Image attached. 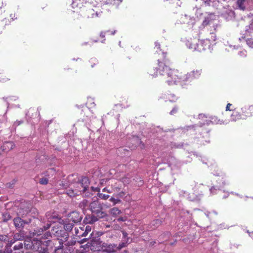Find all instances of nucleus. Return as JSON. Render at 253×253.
Segmentation results:
<instances>
[{"label": "nucleus", "mask_w": 253, "mask_h": 253, "mask_svg": "<svg viewBox=\"0 0 253 253\" xmlns=\"http://www.w3.org/2000/svg\"><path fill=\"white\" fill-rule=\"evenodd\" d=\"M155 48H156V53H155L156 62L149 70L148 73L152 77H164L169 71V66L167 65L169 59L167 53L164 52L160 49V44L155 42Z\"/></svg>", "instance_id": "f257e3e1"}, {"label": "nucleus", "mask_w": 253, "mask_h": 253, "mask_svg": "<svg viewBox=\"0 0 253 253\" xmlns=\"http://www.w3.org/2000/svg\"><path fill=\"white\" fill-rule=\"evenodd\" d=\"M164 77L169 85L175 84L180 81L184 82L185 79L184 75H182L178 70L171 69L169 67Z\"/></svg>", "instance_id": "f03ea898"}, {"label": "nucleus", "mask_w": 253, "mask_h": 253, "mask_svg": "<svg viewBox=\"0 0 253 253\" xmlns=\"http://www.w3.org/2000/svg\"><path fill=\"white\" fill-rule=\"evenodd\" d=\"M86 3L85 0H73L72 7L74 9V20H79L80 15L82 13V10L86 6L84 4Z\"/></svg>", "instance_id": "7ed1b4c3"}, {"label": "nucleus", "mask_w": 253, "mask_h": 253, "mask_svg": "<svg viewBox=\"0 0 253 253\" xmlns=\"http://www.w3.org/2000/svg\"><path fill=\"white\" fill-rule=\"evenodd\" d=\"M57 240H47L45 242L46 246L44 247L41 242H38L34 245L33 249L39 253H48V251L52 250L53 247L57 244Z\"/></svg>", "instance_id": "20e7f679"}, {"label": "nucleus", "mask_w": 253, "mask_h": 253, "mask_svg": "<svg viewBox=\"0 0 253 253\" xmlns=\"http://www.w3.org/2000/svg\"><path fill=\"white\" fill-rule=\"evenodd\" d=\"M89 209L93 213L99 218H104L107 216L106 213L103 211L102 205L97 200L94 201L89 204Z\"/></svg>", "instance_id": "39448f33"}, {"label": "nucleus", "mask_w": 253, "mask_h": 253, "mask_svg": "<svg viewBox=\"0 0 253 253\" xmlns=\"http://www.w3.org/2000/svg\"><path fill=\"white\" fill-rule=\"evenodd\" d=\"M51 233L57 237L58 243L63 244L66 242L69 237L68 232L62 230L61 226H53L51 229Z\"/></svg>", "instance_id": "423d86ee"}, {"label": "nucleus", "mask_w": 253, "mask_h": 253, "mask_svg": "<svg viewBox=\"0 0 253 253\" xmlns=\"http://www.w3.org/2000/svg\"><path fill=\"white\" fill-rule=\"evenodd\" d=\"M98 15V13L97 11H95V10L90 6H86L82 10V13L80 15V17H81L88 19H91L97 17Z\"/></svg>", "instance_id": "0eeeda50"}, {"label": "nucleus", "mask_w": 253, "mask_h": 253, "mask_svg": "<svg viewBox=\"0 0 253 253\" xmlns=\"http://www.w3.org/2000/svg\"><path fill=\"white\" fill-rule=\"evenodd\" d=\"M199 42H200V44H198V48L196 49L197 51L201 52L202 51L210 49L211 47V42L210 40L208 39L203 40H200L199 39Z\"/></svg>", "instance_id": "6e6552de"}, {"label": "nucleus", "mask_w": 253, "mask_h": 253, "mask_svg": "<svg viewBox=\"0 0 253 253\" xmlns=\"http://www.w3.org/2000/svg\"><path fill=\"white\" fill-rule=\"evenodd\" d=\"M202 73L201 69H197L184 75V82L192 81L195 79H198L201 76Z\"/></svg>", "instance_id": "1a4fd4ad"}, {"label": "nucleus", "mask_w": 253, "mask_h": 253, "mask_svg": "<svg viewBox=\"0 0 253 253\" xmlns=\"http://www.w3.org/2000/svg\"><path fill=\"white\" fill-rule=\"evenodd\" d=\"M89 184V181L88 177L84 176L82 177L80 181L76 184V188H78L79 189L81 188L82 191L84 193L88 188Z\"/></svg>", "instance_id": "9d476101"}, {"label": "nucleus", "mask_w": 253, "mask_h": 253, "mask_svg": "<svg viewBox=\"0 0 253 253\" xmlns=\"http://www.w3.org/2000/svg\"><path fill=\"white\" fill-rule=\"evenodd\" d=\"M199 39L197 38H190L186 42V45L192 51H196L198 44H200Z\"/></svg>", "instance_id": "9b49d317"}, {"label": "nucleus", "mask_w": 253, "mask_h": 253, "mask_svg": "<svg viewBox=\"0 0 253 253\" xmlns=\"http://www.w3.org/2000/svg\"><path fill=\"white\" fill-rule=\"evenodd\" d=\"M230 119L232 121L236 122L240 119H245V117H243L241 109L234 108L232 110V113L231 115Z\"/></svg>", "instance_id": "f8f14e48"}, {"label": "nucleus", "mask_w": 253, "mask_h": 253, "mask_svg": "<svg viewBox=\"0 0 253 253\" xmlns=\"http://www.w3.org/2000/svg\"><path fill=\"white\" fill-rule=\"evenodd\" d=\"M69 219L75 223L81 222L83 218L82 215L78 211H73L68 215Z\"/></svg>", "instance_id": "ddd939ff"}, {"label": "nucleus", "mask_w": 253, "mask_h": 253, "mask_svg": "<svg viewBox=\"0 0 253 253\" xmlns=\"http://www.w3.org/2000/svg\"><path fill=\"white\" fill-rule=\"evenodd\" d=\"M31 222V220H24L21 218L17 217L13 219L14 226L17 228H23L26 224H28Z\"/></svg>", "instance_id": "4468645a"}, {"label": "nucleus", "mask_w": 253, "mask_h": 253, "mask_svg": "<svg viewBox=\"0 0 253 253\" xmlns=\"http://www.w3.org/2000/svg\"><path fill=\"white\" fill-rule=\"evenodd\" d=\"M241 111L242 112L243 117H245V119L253 116V106L252 105L244 106L241 108Z\"/></svg>", "instance_id": "2eb2a0df"}, {"label": "nucleus", "mask_w": 253, "mask_h": 253, "mask_svg": "<svg viewBox=\"0 0 253 253\" xmlns=\"http://www.w3.org/2000/svg\"><path fill=\"white\" fill-rule=\"evenodd\" d=\"M116 33L115 31H110V30L104 31V32H101L99 35V39L97 40H93V42H100L102 43H104L105 41V36L106 35L110 36V35H114Z\"/></svg>", "instance_id": "dca6fc26"}, {"label": "nucleus", "mask_w": 253, "mask_h": 253, "mask_svg": "<svg viewBox=\"0 0 253 253\" xmlns=\"http://www.w3.org/2000/svg\"><path fill=\"white\" fill-rule=\"evenodd\" d=\"M23 244L22 242L16 243L13 247L12 253H24Z\"/></svg>", "instance_id": "f3484780"}, {"label": "nucleus", "mask_w": 253, "mask_h": 253, "mask_svg": "<svg viewBox=\"0 0 253 253\" xmlns=\"http://www.w3.org/2000/svg\"><path fill=\"white\" fill-rule=\"evenodd\" d=\"M103 247L105 248L104 251L108 253H114L117 249V246L115 244H103Z\"/></svg>", "instance_id": "a211bd4d"}, {"label": "nucleus", "mask_w": 253, "mask_h": 253, "mask_svg": "<svg viewBox=\"0 0 253 253\" xmlns=\"http://www.w3.org/2000/svg\"><path fill=\"white\" fill-rule=\"evenodd\" d=\"M15 147V144L13 142L11 141L5 142L3 143V144L1 146V149H2L3 152H8L11 150L13 149Z\"/></svg>", "instance_id": "6ab92c4d"}, {"label": "nucleus", "mask_w": 253, "mask_h": 253, "mask_svg": "<svg viewBox=\"0 0 253 253\" xmlns=\"http://www.w3.org/2000/svg\"><path fill=\"white\" fill-rule=\"evenodd\" d=\"M23 238V236L21 235V234L19 233H15L14 235L13 239L8 241V243L7 244V247H11L12 245L15 243L16 241L21 240Z\"/></svg>", "instance_id": "aec40b11"}, {"label": "nucleus", "mask_w": 253, "mask_h": 253, "mask_svg": "<svg viewBox=\"0 0 253 253\" xmlns=\"http://www.w3.org/2000/svg\"><path fill=\"white\" fill-rule=\"evenodd\" d=\"M90 247L91 250L97 251L100 250V243L99 241L92 240L90 243Z\"/></svg>", "instance_id": "412c9836"}, {"label": "nucleus", "mask_w": 253, "mask_h": 253, "mask_svg": "<svg viewBox=\"0 0 253 253\" xmlns=\"http://www.w3.org/2000/svg\"><path fill=\"white\" fill-rule=\"evenodd\" d=\"M163 223V220L161 219H157L154 220L150 224V229L154 230L159 227Z\"/></svg>", "instance_id": "4be33fe9"}, {"label": "nucleus", "mask_w": 253, "mask_h": 253, "mask_svg": "<svg viewBox=\"0 0 253 253\" xmlns=\"http://www.w3.org/2000/svg\"><path fill=\"white\" fill-rule=\"evenodd\" d=\"M82 190L81 188L79 189L77 188L75 190H73L72 189H69L67 190L66 193L70 197H75L76 195H79V193H81Z\"/></svg>", "instance_id": "5701e85b"}, {"label": "nucleus", "mask_w": 253, "mask_h": 253, "mask_svg": "<svg viewBox=\"0 0 253 253\" xmlns=\"http://www.w3.org/2000/svg\"><path fill=\"white\" fill-rule=\"evenodd\" d=\"M165 99H166V101L175 102L177 99V97L174 94L170 93L165 94Z\"/></svg>", "instance_id": "b1692460"}, {"label": "nucleus", "mask_w": 253, "mask_h": 253, "mask_svg": "<svg viewBox=\"0 0 253 253\" xmlns=\"http://www.w3.org/2000/svg\"><path fill=\"white\" fill-rule=\"evenodd\" d=\"M122 2V0H106L105 2L106 4L117 7Z\"/></svg>", "instance_id": "393cba45"}, {"label": "nucleus", "mask_w": 253, "mask_h": 253, "mask_svg": "<svg viewBox=\"0 0 253 253\" xmlns=\"http://www.w3.org/2000/svg\"><path fill=\"white\" fill-rule=\"evenodd\" d=\"M80 231L83 232L82 235L85 237L91 231V227L89 225H87L84 228V226H83V227H80Z\"/></svg>", "instance_id": "a878e982"}, {"label": "nucleus", "mask_w": 253, "mask_h": 253, "mask_svg": "<svg viewBox=\"0 0 253 253\" xmlns=\"http://www.w3.org/2000/svg\"><path fill=\"white\" fill-rule=\"evenodd\" d=\"M98 218H99L94 214V215H89L88 218H86V222L88 223L92 224L97 221Z\"/></svg>", "instance_id": "bb28decb"}, {"label": "nucleus", "mask_w": 253, "mask_h": 253, "mask_svg": "<svg viewBox=\"0 0 253 253\" xmlns=\"http://www.w3.org/2000/svg\"><path fill=\"white\" fill-rule=\"evenodd\" d=\"M109 212L112 215L114 216H117L122 213L121 210L116 207H114L110 209Z\"/></svg>", "instance_id": "cd10ccee"}, {"label": "nucleus", "mask_w": 253, "mask_h": 253, "mask_svg": "<svg viewBox=\"0 0 253 253\" xmlns=\"http://www.w3.org/2000/svg\"><path fill=\"white\" fill-rule=\"evenodd\" d=\"M55 173V169L54 168L48 169L46 171L43 172L46 177H49L50 175L52 176Z\"/></svg>", "instance_id": "c85d7f7f"}, {"label": "nucleus", "mask_w": 253, "mask_h": 253, "mask_svg": "<svg viewBox=\"0 0 253 253\" xmlns=\"http://www.w3.org/2000/svg\"><path fill=\"white\" fill-rule=\"evenodd\" d=\"M95 190L98 192L97 196L101 199L107 200V199L109 198V195L101 193L100 192V189L99 188H96Z\"/></svg>", "instance_id": "c756f323"}, {"label": "nucleus", "mask_w": 253, "mask_h": 253, "mask_svg": "<svg viewBox=\"0 0 253 253\" xmlns=\"http://www.w3.org/2000/svg\"><path fill=\"white\" fill-rule=\"evenodd\" d=\"M88 205L89 206L88 201L86 199H84L80 202L79 206L83 210H84Z\"/></svg>", "instance_id": "7c9ffc66"}, {"label": "nucleus", "mask_w": 253, "mask_h": 253, "mask_svg": "<svg viewBox=\"0 0 253 253\" xmlns=\"http://www.w3.org/2000/svg\"><path fill=\"white\" fill-rule=\"evenodd\" d=\"M245 1L246 0H237V4L240 9L244 10L246 9V6L245 5Z\"/></svg>", "instance_id": "2f4dec72"}, {"label": "nucleus", "mask_w": 253, "mask_h": 253, "mask_svg": "<svg viewBox=\"0 0 253 253\" xmlns=\"http://www.w3.org/2000/svg\"><path fill=\"white\" fill-rule=\"evenodd\" d=\"M6 6V4H5L4 6L2 5L0 7V20H2L5 18V15L4 13L6 11V8L5 7Z\"/></svg>", "instance_id": "473e14b6"}, {"label": "nucleus", "mask_w": 253, "mask_h": 253, "mask_svg": "<svg viewBox=\"0 0 253 253\" xmlns=\"http://www.w3.org/2000/svg\"><path fill=\"white\" fill-rule=\"evenodd\" d=\"M63 248V244L59 243V246L58 247H55V245L53 247V249L54 250L53 252L52 253H60Z\"/></svg>", "instance_id": "72a5a7b5"}, {"label": "nucleus", "mask_w": 253, "mask_h": 253, "mask_svg": "<svg viewBox=\"0 0 253 253\" xmlns=\"http://www.w3.org/2000/svg\"><path fill=\"white\" fill-rule=\"evenodd\" d=\"M74 226V225L73 223H66L64 226V230H65L67 232L70 231L73 229Z\"/></svg>", "instance_id": "f704fd0d"}, {"label": "nucleus", "mask_w": 253, "mask_h": 253, "mask_svg": "<svg viewBox=\"0 0 253 253\" xmlns=\"http://www.w3.org/2000/svg\"><path fill=\"white\" fill-rule=\"evenodd\" d=\"M11 218V217L10 214L7 212H4L2 214V220L4 222H7Z\"/></svg>", "instance_id": "c9c22d12"}, {"label": "nucleus", "mask_w": 253, "mask_h": 253, "mask_svg": "<svg viewBox=\"0 0 253 253\" xmlns=\"http://www.w3.org/2000/svg\"><path fill=\"white\" fill-rule=\"evenodd\" d=\"M90 66L91 68H94L96 65L98 64V61L96 58H91L89 61Z\"/></svg>", "instance_id": "e433bc0d"}, {"label": "nucleus", "mask_w": 253, "mask_h": 253, "mask_svg": "<svg viewBox=\"0 0 253 253\" xmlns=\"http://www.w3.org/2000/svg\"><path fill=\"white\" fill-rule=\"evenodd\" d=\"M50 226V224H47L46 226H44L43 228H41L40 230H39V231L37 232V233H35V234H37L38 235H41V233L43 232V231L48 229Z\"/></svg>", "instance_id": "4c0bfd02"}, {"label": "nucleus", "mask_w": 253, "mask_h": 253, "mask_svg": "<svg viewBox=\"0 0 253 253\" xmlns=\"http://www.w3.org/2000/svg\"><path fill=\"white\" fill-rule=\"evenodd\" d=\"M50 226V224H47L46 226H44L43 228H41L40 230H39V231L37 232V233H35V234H37L38 235H41V233L43 232V231L48 229Z\"/></svg>", "instance_id": "58836bf2"}, {"label": "nucleus", "mask_w": 253, "mask_h": 253, "mask_svg": "<svg viewBox=\"0 0 253 253\" xmlns=\"http://www.w3.org/2000/svg\"><path fill=\"white\" fill-rule=\"evenodd\" d=\"M39 183L42 185H46L48 183V179L47 177H42L40 179Z\"/></svg>", "instance_id": "ea45409f"}, {"label": "nucleus", "mask_w": 253, "mask_h": 253, "mask_svg": "<svg viewBox=\"0 0 253 253\" xmlns=\"http://www.w3.org/2000/svg\"><path fill=\"white\" fill-rule=\"evenodd\" d=\"M247 45L251 48H253V38H248L246 40Z\"/></svg>", "instance_id": "a19ab883"}, {"label": "nucleus", "mask_w": 253, "mask_h": 253, "mask_svg": "<svg viewBox=\"0 0 253 253\" xmlns=\"http://www.w3.org/2000/svg\"><path fill=\"white\" fill-rule=\"evenodd\" d=\"M109 201L113 203V206L115 205L116 204L118 203H120L121 202V200L119 199H116L113 197H111Z\"/></svg>", "instance_id": "79ce46f5"}, {"label": "nucleus", "mask_w": 253, "mask_h": 253, "mask_svg": "<svg viewBox=\"0 0 253 253\" xmlns=\"http://www.w3.org/2000/svg\"><path fill=\"white\" fill-rule=\"evenodd\" d=\"M75 235H76V236H78L79 238L84 237L83 235H82L83 232H82V231H81L80 230V227H79V229H78L77 228H75Z\"/></svg>", "instance_id": "37998d69"}, {"label": "nucleus", "mask_w": 253, "mask_h": 253, "mask_svg": "<svg viewBox=\"0 0 253 253\" xmlns=\"http://www.w3.org/2000/svg\"><path fill=\"white\" fill-rule=\"evenodd\" d=\"M178 110H179V107L177 105H175L173 108V109H172V110L170 112V114L171 115H174L175 114H176L178 111Z\"/></svg>", "instance_id": "c03bdc74"}, {"label": "nucleus", "mask_w": 253, "mask_h": 253, "mask_svg": "<svg viewBox=\"0 0 253 253\" xmlns=\"http://www.w3.org/2000/svg\"><path fill=\"white\" fill-rule=\"evenodd\" d=\"M122 181L125 184H128L130 182L129 178H128L126 177H124L122 178Z\"/></svg>", "instance_id": "a18cd8bd"}, {"label": "nucleus", "mask_w": 253, "mask_h": 253, "mask_svg": "<svg viewBox=\"0 0 253 253\" xmlns=\"http://www.w3.org/2000/svg\"><path fill=\"white\" fill-rule=\"evenodd\" d=\"M8 240V237L5 235H0V241H6Z\"/></svg>", "instance_id": "49530a36"}, {"label": "nucleus", "mask_w": 253, "mask_h": 253, "mask_svg": "<svg viewBox=\"0 0 253 253\" xmlns=\"http://www.w3.org/2000/svg\"><path fill=\"white\" fill-rule=\"evenodd\" d=\"M15 181H12L11 182H9L6 184V186L7 188H11L13 187V186L15 184Z\"/></svg>", "instance_id": "de8ad7c7"}, {"label": "nucleus", "mask_w": 253, "mask_h": 253, "mask_svg": "<svg viewBox=\"0 0 253 253\" xmlns=\"http://www.w3.org/2000/svg\"><path fill=\"white\" fill-rule=\"evenodd\" d=\"M126 243L122 242V243H120L118 246H117V249L120 250V249H122L123 248L126 247Z\"/></svg>", "instance_id": "09e8293b"}, {"label": "nucleus", "mask_w": 253, "mask_h": 253, "mask_svg": "<svg viewBox=\"0 0 253 253\" xmlns=\"http://www.w3.org/2000/svg\"><path fill=\"white\" fill-rule=\"evenodd\" d=\"M232 106V104H231V103H228L226 105V111H232V110H233V107L232 108H230V107Z\"/></svg>", "instance_id": "8fccbe9b"}, {"label": "nucleus", "mask_w": 253, "mask_h": 253, "mask_svg": "<svg viewBox=\"0 0 253 253\" xmlns=\"http://www.w3.org/2000/svg\"><path fill=\"white\" fill-rule=\"evenodd\" d=\"M112 190L114 191L117 192H119L121 190V188L120 187H119L117 186H115V185H114V186L112 185Z\"/></svg>", "instance_id": "3c124183"}, {"label": "nucleus", "mask_w": 253, "mask_h": 253, "mask_svg": "<svg viewBox=\"0 0 253 253\" xmlns=\"http://www.w3.org/2000/svg\"><path fill=\"white\" fill-rule=\"evenodd\" d=\"M0 253H12V250L10 249L6 248L2 253L0 252Z\"/></svg>", "instance_id": "603ef678"}, {"label": "nucleus", "mask_w": 253, "mask_h": 253, "mask_svg": "<svg viewBox=\"0 0 253 253\" xmlns=\"http://www.w3.org/2000/svg\"><path fill=\"white\" fill-rule=\"evenodd\" d=\"M125 195V193L123 191H121L116 196L120 198H123Z\"/></svg>", "instance_id": "864d4df0"}, {"label": "nucleus", "mask_w": 253, "mask_h": 253, "mask_svg": "<svg viewBox=\"0 0 253 253\" xmlns=\"http://www.w3.org/2000/svg\"><path fill=\"white\" fill-rule=\"evenodd\" d=\"M126 220V217H120L117 219L118 221H125Z\"/></svg>", "instance_id": "5fc2aeb1"}, {"label": "nucleus", "mask_w": 253, "mask_h": 253, "mask_svg": "<svg viewBox=\"0 0 253 253\" xmlns=\"http://www.w3.org/2000/svg\"><path fill=\"white\" fill-rule=\"evenodd\" d=\"M75 243H76V241H71V242H68L66 245H67V246H73V245H75Z\"/></svg>", "instance_id": "6e6d98bb"}, {"label": "nucleus", "mask_w": 253, "mask_h": 253, "mask_svg": "<svg viewBox=\"0 0 253 253\" xmlns=\"http://www.w3.org/2000/svg\"><path fill=\"white\" fill-rule=\"evenodd\" d=\"M103 192H107V193H111V191L110 190H108L107 188H104L102 190Z\"/></svg>", "instance_id": "4d7b16f0"}, {"label": "nucleus", "mask_w": 253, "mask_h": 253, "mask_svg": "<svg viewBox=\"0 0 253 253\" xmlns=\"http://www.w3.org/2000/svg\"><path fill=\"white\" fill-rule=\"evenodd\" d=\"M246 37L245 36H242L241 38H239V41H242L243 40L245 39Z\"/></svg>", "instance_id": "13d9d810"}, {"label": "nucleus", "mask_w": 253, "mask_h": 253, "mask_svg": "<svg viewBox=\"0 0 253 253\" xmlns=\"http://www.w3.org/2000/svg\"><path fill=\"white\" fill-rule=\"evenodd\" d=\"M23 123V122L22 121H17V122H15V124L17 125H20L21 124Z\"/></svg>", "instance_id": "bf43d9fd"}, {"label": "nucleus", "mask_w": 253, "mask_h": 253, "mask_svg": "<svg viewBox=\"0 0 253 253\" xmlns=\"http://www.w3.org/2000/svg\"><path fill=\"white\" fill-rule=\"evenodd\" d=\"M156 241H152L151 242H150V245H152V246H153L155 244H156Z\"/></svg>", "instance_id": "052dcab7"}, {"label": "nucleus", "mask_w": 253, "mask_h": 253, "mask_svg": "<svg viewBox=\"0 0 253 253\" xmlns=\"http://www.w3.org/2000/svg\"><path fill=\"white\" fill-rule=\"evenodd\" d=\"M2 149H1V147H0V156L2 155Z\"/></svg>", "instance_id": "680f3d73"}, {"label": "nucleus", "mask_w": 253, "mask_h": 253, "mask_svg": "<svg viewBox=\"0 0 253 253\" xmlns=\"http://www.w3.org/2000/svg\"><path fill=\"white\" fill-rule=\"evenodd\" d=\"M1 81H3V82H4V81H6V80H5L4 79H1Z\"/></svg>", "instance_id": "e2e57ef3"}, {"label": "nucleus", "mask_w": 253, "mask_h": 253, "mask_svg": "<svg viewBox=\"0 0 253 253\" xmlns=\"http://www.w3.org/2000/svg\"><path fill=\"white\" fill-rule=\"evenodd\" d=\"M246 34H247V33H249V32L248 31V29H246Z\"/></svg>", "instance_id": "0e129e2a"}, {"label": "nucleus", "mask_w": 253, "mask_h": 253, "mask_svg": "<svg viewBox=\"0 0 253 253\" xmlns=\"http://www.w3.org/2000/svg\"><path fill=\"white\" fill-rule=\"evenodd\" d=\"M3 245L2 244L0 243V247L2 248Z\"/></svg>", "instance_id": "69168bd1"}, {"label": "nucleus", "mask_w": 253, "mask_h": 253, "mask_svg": "<svg viewBox=\"0 0 253 253\" xmlns=\"http://www.w3.org/2000/svg\"><path fill=\"white\" fill-rule=\"evenodd\" d=\"M32 253L30 252H27V253Z\"/></svg>", "instance_id": "338daca9"}, {"label": "nucleus", "mask_w": 253, "mask_h": 253, "mask_svg": "<svg viewBox=\"0 0 253 253\" xmlns=\"http://www.w3.org/2000/svg\"><path fill=\"white\" fill-rule=\"evenodd\" d=\"M207 1H208V0H206ZM209 1H211V0H209Z\"/></svg>", "instance_id": "774afa93"}]
</instances>
